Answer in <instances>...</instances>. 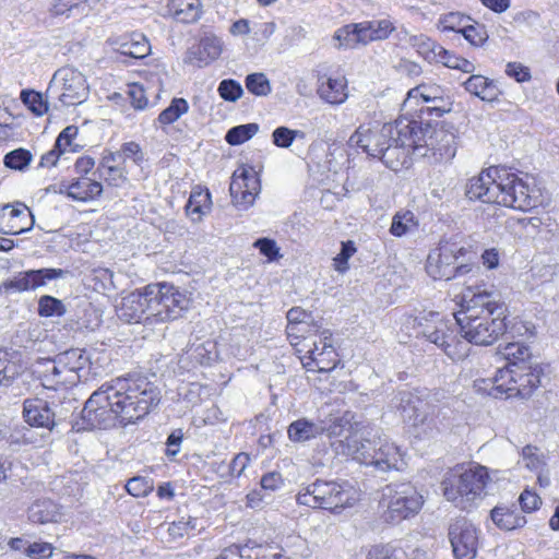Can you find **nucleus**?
Returning <instances> with one entry per match:
<instances>
[{
  "label": "nucleus",
  "instance_id": "f257e3e1",
  "mask_svg": "<svg viewBox=\"0 0 559 559\" xmlns=\"http://www.w3.org/2000/svg\"><path fill=\"white\" fill-rule=\"evenodd\" d=\"M159 390L147 378L129 376L104 383L86 401L82 429H106L119 421L127 426L143 418L159 403Z\"/></svg>",
  "mask_w": 559,
  "mask_h": 559
},
{
  "label": "nucleus",
  "instance_id": "f03ea898",
  "mask_svg": "<svg viewBox=\"0 0 559 559\" xmlns=\"http://www.w3.org/2000/svg\"><path fill=\"white\" fill-rule=\"evenodd\" d=\"M504 304L498 296L480 287H467L462 297V309L454 314L461 336L468 345L488 346L507 330Z\"/></svg>",
  "mask_w": 559,
  "mask_h": 559
},
{
  "label": "nucleus",
  "instance_id": "7ed1b4c3",
  "mask_svg": "<svg viewBox=\"0 0 559 559\" xmlns=\"http://www.w3.org/2000/svg\"><path fill=\"white\" fill-rule=\"evenodd\" d=\"M411 120L397 119L381 127L361 124L350 135L349 145L360 147L369 156L381 159L386 167L396 170L405 158V148L412 133Z\"/></svg>",
  "mask_w": 559,
  "mask_h": 559
},
{
  "label": "nucleus",
  "instance_id": "20e7f679",
  "mask_svg": "<svg viewBox=\"0 0 559 559\" xmlns=\"http://www.w3.org/2000/svg\"><path fill=\"white\" fill-rule=\"evenodd\" d=\"M338 454L350 456L353 460L374 466L378 471L388 472L391 469L400 471L404 467V454L401 449L386 438H377L374 440H362L357 435L346 437L333 443Z\"/></svg>",
  "mask_w": 559,
  "mask_h": 559
},
{
  "label": "nucleus",
  "instance_id": "39448f33",
  "mask_svg": "<svg viewBox=\"0 0 559 559\" xmlns=\"http://www.w3.org/2000/svg\"><path fill=\"white\" fill-rule=\"evenodd\" d=\"M490 480L487 467L471 464L467 467L456 466L442 480L445 499L455 507L466 510L486 496V487Z\"/></svg>",
  "mask_w": 559,
  "mask_h": 559
},
{
  "label": "nucleus",
  "instance_id": "423d86ee",
  "mask_svg": "<svg viewBox=\"0 0 559 559\" xmlns=\"http://www.w3.org/2000/svg\"><path fill=\"white\" fill-rule=\"evenodd\" d=\"M404 325L412 328L416 337L423 336L440 347L453 360L464 359L468 355L469 346L459 338L452 323L438 312L408 317Z\"/></svg>",
  "mask_w": 559,
  "mask_h": 559
},
{
  "label": "nucleus",
  "instance_id": "0eeeda50",
  "mask_svg": "<svg viewBox=\"0 0 559 559\" xmlns=\"http://www.w3.org/2000/svg\"><path fill=\"white\" fill-rule=\"evenodd\" d=\"M412 133L407 148L412 153L426 157L431 155L436 162H449L456 154V135L443 126L411 120Z\"/></svg>",
  "mask_w": 559,
  "mask_h": 559
},
{
  "label": "nucleus",
  "instance_id": "6e6552de",
  "mask_svg": "<svg viewBox=\"0 0 559 559\" xmlns=\"http://www.w3.org/2000/svg\"><path fill=\"white\" fill-rule=\"evenodd\" d=\"M296 499L299 504L338 513L346 508H352L359 500V492L347 481L317 479L304 491L298 492Z\"/></svg>",
  "mask_w": 559,
  "mask_h": 559
},
{
  "label": "nucleus",
  "instance_id": "1a4fd4ad",
  "mask_svg": "<svg viewBox=\"0 0 559 559\" xmlns=\"http://www.w3.org/2000/svg\"><path fill=\"white\" fill-rule=\"evenodd\" d=\"M146 323H160L180 318L188 310L190 300L176 287L167 284L148 285Z\"/></svg>",
  "mask_w": 559,
  "mask_h": 559
},
{
  "label": "nucleus",
  "instance_id": "9d476101",
  "mask_svg": "<svg viewBox=\"0 0 559 559\" xmlns=\"http://www.w3.org/2000/svg\"><path fill=\"white\" fill-rule=\"evenodd\" d=\"M383 519L399 523L415 516L424 504V498L411 483L386 485L382 490Z\"/></svg>",
  "mask_w": 559,
  "mask_h": 559
},
{
  "label": "nucleus",
  "instance_id": "9b49d317",
  "mask_svg": "<svg viewBox=\"0 0 559 559\" xmlns=\"http://www.w3.org/2000/svg\"><path fill=\"white\" fill-rule=\"evenodd\" d=\"M90 94V86L85 76L79 70L72 67H62L58 69L47 88V96L56 98L59 106H76L84 103Z\"/></svg>",
  "mask_w": 559,
  "mask_h": 559
},
{
  "label": "nucleus",
  "instance_id": "f8f14e48",
  "mask_svg": "<svg viewBox=\"0 0 559 559\" xmlns=\"http://www.w3.org/2000/svg\"><path fill=\"white\" fill-rule=\"evenodd\" d=\"M498 204L515 210L527 211L536 205L535 189L527 179L506 168L499 170Z\"/></svg>",
  "mask_w": 559,
  "mask_h": 559
},
{
  "label": "nucleus",
  "instance_id": "ddd939ff",
  "mask_svg": "<svg viewBox=\"0 0 559 559\" xmlns=\"http://www.w3.org/2000/svg\"><path fill=\"white\" fill-rule=\"evenodd\" d=\"M449 539L455 559H475L479 544V532L471 521L459 518L451 522Z\"/></svg>",
  "mask_w": 559,
  "mask_h": 559
},
{
  "label": "nucleus",
  "instance_id": "4468645a",
  "mask_svg": "<svg viewBox=\"0 0 559 559\" xmlns=\"http://www.w3.org/2000/svg\"><path fill=\"white\" fill-rule=\"evenodd\" d=\"M260 190V179L252 167L241 166L234 171L229 192L234 205L238 209L248 210L253 205Z\"/></svg>",
  "mask_w": 559,
  "mask_h": 559
},
{
  "label": "nucleus",
  "instance_id": "2eb2a0df",
  "mask_svg": "<svg viewBox=\"0 0 559 559\" xmlns=\"http://www.w3.org/2000/svg\"><path fill=\"white\" fill-rule=\"evenodd\" d=\"M466 252L465 248L454 242H441L427 258L426 271L433 280L449 281L455 277L454 263L460 255Z\"/></svg>",
  "mask_w": 559,
  "mask_h": 559
},
{
  "label": "nucleus",
  "instance_id": "dca6fc26",
  "mask_svg": "<svg viewBox=\"0 0 559 559\" xmlns=\"http://www.w3.org/2000/svg\"><path fill=\"white\" fill-rule=\"evenodd\" d=\"M307 354L301 358V364L308 371L328 372L336 367L337 355L332 344V335L326 332L322 333L318 342H313Z\"/></svg>",
  "mask_w": 559,
  "mask_h": 559
},
{
  "label": "nucleus",
  "instance_id": "f3484780",
  "mask_svg": "<svg viewBox=\"0 0 559 559\" xmlns=\"http://www.w3.org/2000/svg\"><path fill=\"white\" fill-rule=\"evenodd\" d=\"M67 273L62 269H39L21 272L12 280L2 283L0 290L4 293L34 290L44 286L47 281L61 278Z\"/></svg>",
  "mask_w": 559,
  "mask_h": 559
},
{
  "label": "nucleus",
  "instance_id": "a211bd4d",
  "mask_svg": "<svg viewBox=\"0 0 559 559\" xmlns=\"http://www.w3.org/2000/svg\"><path fill=\"white\" fill-rule=\"evenodd\" d=\"M500 167H490L468 180L466 195L471 200L498 204Z\"/></svg>",
  "mask_w": 559,
  "mask_h": 559
},
{
  "label": "nucleus",
  "instance_id": "6ab92c4d",
  "mask_svg": "<svg viewBox=\"0 0 559 559\" xmlns=\"http://www.w3.org/2000/svg\"><path fill=\"white\" fill-rule=\"evenodd\" d=\"M394 407L404 421L413 426L425 425L428 421L430 406L417 394L403 391L393 400Z\"/></svg>",
  "mask_w": 559,
  "mask_h": 559
},
{
  "label": "nucleus",
  "instance_id": "aec40b11",
  "mask_svg": "<svg viewBox=\"0 0 559 559\" xmlns=\"http://www.w3.org/2000/svg\"><path fill=\"white\" fill-rule=\"evenodd\" d=\"M23 418L33 427L51 430L55 423V412L49 403L41 399H27L23 403Z\"/></svg>",
  "mask_w": 559,
  "mask_h": 559
},
{
  "label": "nucleus",
  "instance_id": "412c9836",
  "mask_svg": "<svg viewBox=\"0 0 559 559\" xmlns=\"http://www.w3.org/2000/svg\"><path fill=\"white\" fill-rule=\"evenodd\" d=\"M147 296L145 289L136 290L123 297L117 308V316L127 323L145 322L147 317Z\"/></svg>",
  "mask_w": 559,
  "mask_h": 559
},
{
  "label": "nucleus",
  "instance_id": "4be33fe9",
  "mask_svg": "<svg viewBox=\"0 0 559 559\" xmlns=\"http://www.w3.org/2000/svg\"><path fill=\"white\" fill-rule=\"evenodd\" d=\"M408 99L421 98L426 102H439L440 107H427L429 114H435L441 117L443 114L449 112L452 107L450 96L438 84H420L408 92Z\"/></svg>",
  "mask_w": 559,
  "mask_h": 559
},
{
  "label": "nucleus",
  "instance_id": "5701e85b",
  "mask_svg": "<svg viewBox=\"0 0 559 559\" xmlns=\"http://www.w3.org/2000/svg\"><path fill=\"white\" fill-rule=\"evenodd\" d=\"M40 379L45 388L57 390L60 385L76 384L80 381V374L70 373L64 369L63 362L55 358L45 362Z\"/></svg>",
  "mask_w": 559,
  "mask_h": 559
},
{
  "label": "nucleus",
  "instance_id": "b1692460",
  "mask_svg": "<svg viewBox=\"0 0 559 559\" xmlns=\"http://www.w3.org/2000/svg\"><path fill=\"white\" fill-rule=\"evenodd\" d=\"M114 49L127 57L141 59L151 51V45L142 33L124 34L111 40Z\"/></svg>",
  "mask_w": 559,
  "mask_h": 559
},
{
  "label": "nucleus",
  "instance_id": "393cba45",
  "mask_svg": "<svg viewBox=\"0 0 559 559\" xmlns=\"http://www.w3.org/2000/svg\"><path fill=\"white\" fill-rule=\"evenodd\" d=\"M539 383L540 376L538 370L532 369L526 364H514V380L512 388H509L511 395L522 399L528 397Z\"/></svg>",
  "mask_w": 559,
  "mask_h": 559
},
{
  "label": "nucleus",
  "instance_id": "a878e982",
  "mask_svg": "<svg viewBox=\"0 0 559 559\" xmlns=\"http://www.w3.org/2000/svg\"><path fill=\"white\" fill-rule=\"evenodd\" d=\"M321 83L318 86L319 97L328 104L341 105L348 98L347 81L344 76L338 78H323L320 79Z\"/></svg>",
  "mask_w": 559,
  "mask_h": 559
},
{
  "label": "nucleus",
  "instance_id": "bb28decb",
  "mask_svg": "<svg viewBox=\"0 0 559 559\" xmlns=\"http://www.w3.org/2000/svg\"><path fill=\"white\" fill-rule=\"evenodd\" d=\"M490 519L502 531H513L526 524L525 516L518 511L515 506H496L490 511Z\"/></svg>",
  "mask_w": 559,
  "mask_h": 559
},
{
  "label": "nucleus",
  "instance_id": "cd10ccee",
  "mask_svg": "<svg viewBox=\"0 0 559 559\" xmlns=\"http://www.w3.org/2000/svg\"><path fill=\"white\" fill-rule=\"evenodd\" d=\"M394 29L393 23L386 19L358 23L361 45L385 39Z\"/></svg>",
  "mask_w": 559,
  "mask_h": 559
},
{
  "label": "nucleus",
  "instance_id": "c85d7f7f",
  "mask_svg": "<svg viewBox=\"0 0 559 559\" xmlns=\"http://www.w3.org/2000/svg\"><path fill=\"white\" fill-rule=\"evenodd\" d=\"M103 186L96 180L90 178L78 179L67 186L66 193L69 198L79 202H87L100 197Z\"/></svg>",
  "mask_w": 559,
  "mask_h": 559
},
{
  "label": "nucleus",
  "instance_id": "c756f323",
  "mask_svg": "<svg viewBox=\"0 0 559 559\" xmlns=\"http://www.w3.org/2000/svg\"><path fill=\"white\" fill-rule=\"evenodd\" d=\"M465 90L484 102H493L498 98L500 91L496 83L479 74H472L464 82Z\"/></svg>",
  "mask_w": 559,
  "mask_h": 559
},
{
  "label": "nucleus",
  "instance_id": "7c9ffc66",
  "mask_svg": "<svg viewBox=\"0 0 559 559\" xmlns=\"http://www.w3.org/2000/svg\"><path fill=\"white\" fill-rule=\"evenodd\" d=\"M325 425L314 423L306 418L293 421L287 430L288 437L294 442H306L324 433Z\"/></svg>",
  "mask_w": 559,
  "mask_h": 559
},
{
  "label": "nucleus",
  "instance_id": "2f4dec72",
  "mask_svg": "<svg viewBox=\"0 0 559 559\" xmlns=\"http://www.w3.org/2000/svg\"><path fill=\"white\" fill-rule=\"evenodd\" d=\"M11 224L7 229H0L1 233L7 235H20L33 228L35 219L28 207L22 203H16L11 209Z\"/></svg>",
  "mask_w": 559,
  "mask_h": 559
},
{
  "label": "nucleus",
  "instance_id": "473e14b6",
  "mask_svg": "<svg viewBox=\"0 0 559 559\" xmlns=\"http://www.w3.org/2000/svg\"><path fill=\"white\" fill-rule=\"evenodd\" d=\"M167 8L174 17L182 23H193L200 19V0H168Z\"/></svg>",
  "mask_w": 559,
  "mask_h": 559
},
{
  "label": "nucleus",
  "instance_id": "72a5a7b5",
  "mask_svg": "<svg viewBox=\"0 0 559 559\" xmlns=\"http://www.w3.org/2000/svg\"><path fill=\"white\" fill-rule=\"evenodd\" d=\"M212 200L209 190L197 187L192 190L186 204V213L193 222H200L211 210Z\"/></svg>",
  "mask_w": 559,
  "mask_h": 559
},
{
  "label": "nucleus",
  "instance_id": "f704fd0d",
  "mask_svg": "<svg viewBox=\"0 0 559 559\" xmlns=\"http://www.w3.org/2000/svg\"><path fill=\"white\" fill-rule=\"evenodd\" d=\"M514 380V364H508L507 367L500 368L497 370L495 377L491 381V388H483L477 384L479 390H485L489 395H493L495 397L501 396L506 394L508 397H512L511 390Z\"/></svg>",
  "mask_w": 559,
  "mask_h": 559
},
{
  "label": "nucleus",
  "instance_id": "c9c22d12",
  "mask_svg": "<svg viewBox=\"0 0 559 559\" xmlns=\"http://www.w3.org/2000/svg\"><path fill=\"white\" fill-rule=\"evenodd\" d=\"M59 516L56 503L49 499L38 500L28 509V519L34 523L45 524L57 521Z\"/></svg>",
  "mask_w": 559,
  "mask_h": 559
},
{
  "label": "nucleus",
  "instance_id": "e433bc0d",
  "mask_svg": "<svg viewBox=\"0 0 559 559\" xmlns=\"http://www.w3.org/2000/svg\"><path fill=\"white\" fill-rule=\"evenodd\" d=\"M189 110V104L185 98H174L170 105L165 108L157 117L158 123L164 131L166 127L176 122L182 115Z\"/></svg>",
  "mask_w": 559,
  "mask_h": 559
},
{
  "label": "nucleus",
  "instance_id": "4c0bfd02",
  "mask_svg": "<svg viewBox=\"0 0 559 559\" xmlns=\"http://www.w3.org/2000/svg\"><path fill=\"white\" fill-rule=\"evenodd\" d=\"M334 46L338 49L355 48L361 44L358 31V23L347 24L338 28L333 35Z\"/></svg>",
  "mask_w": 559,
  "mask_h": 559
},
{
  "label": "nucleus",
  "instance_id": "58836bf2",
  "mask_svg": "<svg viewBox=\"0 0 559 559\" xmlns=\"http://www.w3.org/2000/svg\"><path fill=\"white\" fill-rule=\"evenodd\" d=\"M259 124L254 122L236 126L228 130L225 140L230 145H240L253 138L259 132Z\"/></svg>",
  "mask_w": 559,
  "mask_h": 559
},
{
  "label": "nucleus",
  "instance_id": "ea45409f",
  "mask_svg": "<svg viewBox=\"0 0 559 559\" xmlns=\"http://www.w3.org/2000/svg\"><path fill=\"white\" fill-rule=\"evenodd\" d=\"M411 45L423 56L427 61L433 62L437 58V50L440 48L436 41L426 35H414L409 38Z\"/></svg>",
  "mask_w": 559,
  "mask_h": 559
},
{
  "label": "nucleus",
  "instance_id": "a19ab883",
  "mask_svg": "<svg viewBox=\"0 0 559 559\" xmlns=\"http://www.w3.org/2000/svg\"><path fill=\"white\" fill-rule=\"evenodd\" d=\"M21 100L36 116H43L49 109L48 100L44 98L43 94L35 91H22Z\"/></svg>",
  "mask_w": 559,
  "mask_h": 559
},
{
  "label": "nucleus",
  "instance_id": "79ce46f5",
  "mask_svg": "<svg viewBox=\"0 0 559 559\" xmlns=\"http://www.w3.org/2000/svg\"><path fill=\"white\" fill-rule=\"evenodd\" d=\"M97 171L99 178L104 179L109 186L120 187L127 181L126 168L117 164V166H98Z\"/></svg>",
  "mask_w": 559,
  "mask_h": 559
},
{
  "label": "nucleus",
  "instance_id": "37998d69",
  "mask_svg": "<svg viewBox=\"0 0 559 559\" xmlns=\"http://www.w3.org/2000/svg\"><path fill=\"white\" fill-rule=\"evenodd\" d=\"M415 226L414 214L411 211L397 212L390 227V233L395 237L406 235Z\"/></svg>",
  "mask_w": 559,
  "mask_h": 559
},
{
  "label": "nucleus",
  "instance_id": "c03bdc74",
  "mask_svg": "<svg viewBox=\"0 0 559 559\" xmlns=\"http://www.w3.org/2000/svg\"><path fill=\"white\" fill-rule=\"evenodd\" d=\"M469 21V16H465L459 12H450L439 19L438 28L442 32L461 33L463 26H466L467 22Z\"/></svg>",
  "mask_w": 559,
  "mask_h": 559
},
{
  "label": "nucleus",
  "instance_id": "a18cd8bd",
  "mask_svg": "<svg viewBox=\"0 0 559 559\" xmlns=\"http://www.w3.org/2000/svg\"><path fill=\"white\" fill-rule=\"evenodd\" d=\"M247 90L255 96H266L271 93V83L264 73H252L246 78Z\"/></svg>",
  "mask_w": 559,
  "mask_h": 559
},
{
  "label": "nucleus",
  "instance_id": "49530a36",
  "mask_svg": "<svg viewBox=\"0 0 559 559\" xmlns=\"http://www.w3.org/2000/svg\"><path fill=\"white\" fill-rule=\"evenodd\" d=\"M60 362H63L64 369H68L70 373H78L83 369L86 358L79 349H70L59 354L56 357Z\"/></svg>",
  "mask_w": 559,
  "mask_h": 559
},
{
  "label": "nucleus",
  "instance_id": "de8ad7c7",
  "mask_svg": "<svg viewBox=\"0 0 559 559\" xmlns=\"http://www.w3.org/2000/svg\"><path fill=\"white\" fill-rule=\"evenodd\" d=\"M32 154L25 148H17L4 156V165L11 169L24 170L32 162Z\"/></svg>",
  "mask_w": 559,
  "mask_h": 559
},
{
  "label": "nucleus",
  "instance_id": "09e8293b",
  "mask_svg": "<svg viewBox=\"0 0 559 559\" xmlns=\"http://www.w3.org/2000/svg\"><path fill=\"white\" fill-rule=\"evenodd\" d=\"M66 312V308L61 300L45 295L39 298L38 301V313L41 317L62 316Z\"/></svg>",
  "mask_w": 559,
  "mask_h": 559
},
{
  "label": "nucleus",
  "instance_id": "8fccbe9b",
  "mask_svg": "<svg viewBox=\"0 0 559 559\" xmlns=\"http://www.w3.org/2000/svg\"><path fill=\"white\" fill-rule=\"evenodd\" d=\"M297 136L304 138V132L292 130L287 127H278L272 133L273 144L281 148L289 147Z\"/></svg>",
  "mask_w": 559,
  "mask_h": 559
},
{
  "label": "nucleus",
  "instance_id": "3c124183",
  "mask_svg": "<svg viewBox=\"0 0 559 559\" xmlns=\"http://www.w3.org/2000/svg\"><path fill=\"white\" fill-rule=\"evenodd\" d=\"M153 488V480L142 476L133 477L126 484L127 491L133 497H145Z\"/></svg>",
  "mask_w": 559,
  "mask_h": 559
},
{
  "label": "nucleus",
  "instance_id": "603ef678",
  "mask_svg": "<svg viewBox=\"0 0 559 559\" xmlns=\"http://www.w3.org/2000/svg\"><path fill=\"white\" fill-rule=\"evenodd\" d=\"M217 92L227 102H236L243 94L240 83L231 79L223 80L218 85Z\"/></svg>",
  "mask_w": 559,
  "mask_h": 559
},
{
  "label": "nucleus",
  "instance_id": "864d4df0",
  "mask_svg": "<svg viewBox=\"0 0 559 559\" xmlns=\"http://www.w3.org/2000/svg\"><path fill=\"white\" fill-rule=\"evenodd\" d=\"M356 252L354 241L348 240L342 242L341 252L333 259V266L338 273H344L348 270V260Z\"/></svg>",
  "mask_w": 559,
  "mask_h": 559
},
{
  "label": "nucleus",
  "instance_id": "5fc2aeb1",
  "mask_svg": "<svg viewBox=\"0 0 559 559\" xmlns=\"http://www.w3.org/2000/svg\"><path fill=\"white\" fill-rule=\"evenodd\" d=\"M461 34L474 46L483 45L488 38L485 26L478 23L466 24V26H463Z\"/></svg>",
  "mask_w": 559,
  "mask_h": 559
},
{
  "label": "nucleus",
  "instance_id": "6e6d98bb",
  "mask_svg": "<svg viewBox=\"0 0 559 559\" xmlns=\"http://www.w3.org/2000/svg\"><path fill=\"white\" fill-rule=\"evenodd\" d=\"M503 355L510 361L509 364H524L530 357V349L522 343H509L503 349Z\"/></svg>",
  "mask_w": 559,
  "mask_h": 559
},
{
  "label": "nucleus",
  "instance_id": "4d7b16f0",
  "mask_svg": "<svg viewBox=\"0 0 559 559\" xmlns=\"http://www.w3.org/2000/svg\"><path fill=\"white\" fill-rule=\"evenodd\" d=\"M122 163L131 159L135 165L141 166L145 160L144 152L139 143L134 141L126 142L121 145Z\"/></svg>",
  "mask_w": 559,
  "mask_h": 559
},
{
  "label": "nucleus",
  "instance_id": "13d9d810",
  "mask_svg": "<svg viewBox=\"0 0 559 559\" xmlns=\"http://www.w3.org/2000/svg\"><path fill=\"white\" fill-rule=\"evenodd\" d=\"M369 559H405V552L390 545L374 546L369 551Z\"/></svg>",
  "mask_w": 559,
  "mask_h": 559
},
{
  "label": "nucleus",
  "instance_id": "bf43d9fd",
  "mask_svg": "<svg viewBox=\"0 0 559 559\" xmlns=\"http://www.w3.org/2000/svg\"><path fill=\"white\" fill-rule=\"evenodd\" d=\"M19 367L8 359H0V386H9L19 376Z\"/></svg>",
  "mask_w": 559,
  "mask_h": 559
},
{
  "label": "nucleus",
  "instance_id": "052dcab7",
  "mask_svg": "<svg viewBox=\"0 0 559 559\" xmlns=\"http://www.w3.org/2000/svg\"><path fill=\"white\" fill-rule=\"evenodd\" d=\"M537 452V448L532 445H526L522 450V462L524 463L525 467L528 468L530 471L537 472L544 464L542 457Z\"/></svg>",
  "mask_w": 559,
  "mask_h": 559
},
{
  "label": "nucleus",
  "instance_id": "680f3d73",
  "mask_svg": "<svg viewBox=\"0 0 559 559\" xmlns=\"http://www.w3.org/2000/svg\"><path fill=\"white\" fill-rule=\"evenodd\" d=\"M27 547V557L32 559H49L53 554V546L46 542H34Z\"/></svg>",
  "mask_w": 559,
  "mask_h": 559
},
{
  "label": "nucleus",
  "instance_id": "e2e57ef3",
  "mask_svg": "<svg viewBox=\"0 0 559 559\" xmlns=\"http://www.w3.org/2000/svg\"><path fill=\"white\" fill-rule=\"evenodd\" d=\"M254 248L259 249L260 253L267 257L269 260H276L280 254V248L275 240L270 238H260L254 241Z\"/></svg>",
  "mask_w": 559,
  "mask_h": 559
},
{
  "label": "nucleus",
  "instance_id": "0e129e2a",
  "mask_svg": "<svg viewBox=\"0 0 559 559\" xmlns=\"http://www.w3.org/2000/svg\"><path fill=\"white\" fill-rule=\"evenodd\" d=\"M506 73L519 83L527 82L531 79L528 68L524 67L520 62H509L506 66Z\"/></svg>",
  "mask_w": 559,
  "mask_h": 559
},
{
  "label": "nucleus",
  "instance_id": "69168bd1",
  "mask_svg": "<svg viewBox=\"0 0 559 559\" xmlns=\"http://www.w3.org/2000/svg\"><path fill=\"white\" fill-rule=\"evenodd\" d=\"M519 502L524 512H533L539 508L542 500L536 492L525 489L520 495Z\"/></svg>",
  "mask_w": 559,
  "mask_h": 559
},
{
  "label": "nucleus",
  "instance_id": "338daca9",
  "mask_svg": "<svg viewBox=\"0 0 559 559\" xmlns=\"http://www.w3.org/2000/svg\"><path fill=\"white\" fill-rule=\"evenodd\" d=\"M128 96L135 109H144L147 106V98L144 88L139 84L129 86Z\"/></svg>",
  "mask_w": 559,
  "mask_h": 559
},
{
  "label": "nucleus",
  "instance_id": "774afa93",
  "mask_svg": "<svg viewBox=\"0 0 559 559\" xmlns=\"http://www.w3.org/2000/svg\"><path fill=\"white\" fill-rule=\"evenodd\" d=\"M203 52L212 60L217 59L222 53V41L216 37H205L201 41Z\"/></svg>",
  "mask_w": 559,
  "mask_h": 559
}]
</instances>
